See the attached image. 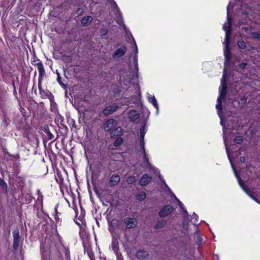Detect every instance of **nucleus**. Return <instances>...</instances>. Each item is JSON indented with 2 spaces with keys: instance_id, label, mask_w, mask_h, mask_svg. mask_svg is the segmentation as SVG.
Wrapping results in <instances>:
<instances>
[{
  "instance_id": "c85d7f7f",
  "label": "nucleus",
  "mask_w": 260,
  "mask_h": 260,
  "mask_svg": "<svg viewBox=\"0 0 260 260\" xmlns=\"http://www.w3.org/2000/svg\"><path fill=\"white\" fill-rule=\"evenodd\" d=\"M252 36L256 39H259L260 38V34L258 32H253L252 33Z\"/></svg>"
},
{
  "instance_id": "72a5a7b5",
  "label": "nucleus",
  "mask_w": 260,
  "mask_h": 260,
  "mask_svg": "<svg viewBox=\"0 0 260 260\" xmlns=\"http://www.w3.org/2000/svg\"><path fill=\"white\" fill-rule=\"evenodd\" d=\"M240 160L241 162L243 163L245 162V157L243 156H241L240 157Z\"/></svg>"
},
{
  "instance_id": "a211bd4d",
  "label": "nucleus",
  "mask_w": 260,
  "mask_h": 260,
  "mask_svg": "<svg viewBox=\"0 0 260 260\" xmlns=\"http://www.w3.org/2000/svg\"><path fill=\"white\" fill-rule=\"evenodd\" d=\"M36 66L37 67L38 70L39 72L40 76L42 78L45 73L43 65L42 63L40 62L36 63Z\"/></svg>"
},
{
  "instance_id": "58836bf2",
  "label": "nucleus",
  "mask_w": 260,
  "mask_h": 260,
  "mask_svg": "<svg viewBox=\"0 0 260 260\" xmlns=\"http://www.w3.org/2000/svg\"><path fill=\"white\" fill-rule=\"evenodd\" d=\"M60 79V77L59 76V74H58V78H57V80L58 81H59Z\"/></svg>"
},
{
  "instance_id": "4468645a",
  "label": "nucleus",
  "mask_w": 260,
  "mask_h": 260,
  "mask_svg": "<svg viewBox=\"0 0 260 260\" xmlns=\"http://www.w3.org/2000/svg\"><path fill=\"white\" fill-rule=\"evenodd\" d=\"M147 252L144 250H140L138 251L136 254V257L140 260L145 259L147 257Z\"/></svg>"
},
{
  "instance_id": "b1692460",
  "label": "nucleus",
  "mask_w": 260,
  "mask_h": 260,
  "mask_svg": "<svg viewBox=\"0 0 260 260\" xmlns=\"http://www.w3.org/2000/svg\"><path fill=\"white\" fill-rule=\"evenodd\" d=\"M234 142L237 144H241L243 142V137L241 136L236 137L234 139Z\"/></svg>"
},
{
  "instance_id": "79ce46f5",
  "label": "nucleus",
  "mask_w": 260,
  "mask_h": 260,
  "mask_svg": "<svg viewBox=\"0 0 260 260\" xmlns=\"http://www.w3.org/2000/svg\"><path fill=\"white\" fill-rule=\"evenodd\" d=\"M43 93V90L42 89V93Z\"/></svg>"
},
{
  "instance_id": "aec40b11",
  "label": "nucleus",
  "mask_w": 260,
  "mask_h": 260,
  "mask_svg": "<svg viewBox=\"0 0 260 260\" xmlns=\"http://www.w3.org/2000/svg\"><path fill=\"white\" fill-rule=\"evenodd\" d=\"M0 186L2 187L3 189L5 192H7L8 191V185L4 179L0 178Z\"/></svg>"
},
{
  "instance_id": "1a4fd4ad",
  "label": "nucleus",
  "mask_w": 260,
  "mask_h": 260,
  "mask_svg": "<svg viewBox=\"0 0 260 260\" xmlns=\"http://www.w3.org/2000/svg\"><path fill=\"white\" fill-rule=\"evenodd\" d=\"M152 180V177L148 174H145L142 176L139 180V184L141 186H145L147 185Z\"/></svg>"
},
{
  "instance_id": "4c0bfd02",
  "label": "nucleus",
  "mask_w": 260,
  "mask_h": 260,
  "mask_svg": "<svg viewBox=\"0 0 260 260\" xmlns=\"http://www.w3.org/2000/svg\"><path fill=\"white\" fill-rule=\"evenodd\" d=\"M179 205H180V207H181V208H182V206H183L182 203L181 202H179Z\"/></svg>"
},
{
  "instance_id": "6e6552de",
  "label": "nucleus",
  "mask_w": 260,
  "mask_h": 260,
  "mask_svg": "<svg viewBox=\"0 0 260 260\" xmlns=\"http://www.w3.org/2000/svg\"><path fill=\"white\" fill-rule=\"evenodd\" d=\"M118 106L116 105H112L106 107L103 110V114L105 116L109 115L116 111L118 109Z\"/></svg>"
},
{
  "instance_id": "39448f33",
  "label": "nucleus",
  "mask_w": 260,
  "mask_h": 260,
  "mask_svg": "<svg viewBox=\"0 0 260 260\" xmlns=\"http://www.w3.org/2000/svg\"><path fill=\"white\" fill-rule=\"evenodd\" d=\"M117 122L113 119H109L107 120L103 124V128L106 132L112 130L116 126Z\"/></svg>"
},
{
  "instance_id": "c9c22d12",
  "label": "nucleus",
  "mask_w": 260,
  "mask_h": 260,
  "mask_svg": "<svg viewBox=\"0 0 260 260\" xmlns=\"http://www.w3.org/2000/svg\"><path fill=\"white\" fill-rule=\"evenodd\" d=\"M69 253H70V252H69L68 250H67V251H66V256H67L68 258H69V257H70Z\"/></svg>"
},
{
  "instance_id": "412c9836",
  "label": "nucleus",
  "mask_w": 260,
  "mask_h": 260,
  "mask_svg": "<svg viewBox=\"0 0 260 260\" xmlns=\"http://www.w3.org/2000/svg\"><path fill=\"white\" fill-rule=\"evenodd\" d=\"M149 101L153 104V105L156 108H158V105L157 104V101L155 98V97L153 95H150L148 98Z\"/></svg>"
},
{
  "instance_id": "473e14b6",
  "label": "nucleus",
  "mask_w": 260,
  "mask_h": 260,
  "mask_svg": "<svg viewBox=\"0 0 260 260\" xmlns=\"http://www.w3.org/2000/svg\"><path fill=\"white\" fill-rule=\"evenodd\" d=\"M247 63H241L240 65H239V67L240 69H244L245 67V66H246Z\"/></svg>"
},
{
  "instance_id": "9b49d317",
  "label": "nucleus",
  "mask_w": 260,
  "mask_h": 260,
  "mask_svg": "<svg viewBox=\"0 0 260 260\" xmlns=\"http://www.w3.org/2000/svg\"><path fill=\"white\" fill-rule=\"evenodd\" d=\"M140 117V114L136 110H132L128 113V118L131 121H135L138 119Z\"/></svg>"
},
{
  "instance_id": "ea45409f",
  "label": "nucleus",
  "mask_w": 260,
  "mask_h": 260,
  "mask_svg": "<svg viewBox=\"0 0 260 260\" xmlns=\"http://www.w3.org/2000/svg\"><path fill=\"white\" fill-rule=\"evenodd\" d=\"M224 143H225V145H226V143L225 140V139H224Z\"/></svg>"
},
{
  "instance_id": "f257e3e1",
  "label": "nucleus",
  "mask_w": 260,
  "mask_h": 260,
  "mask_svg": "<svg viewBox=\"0 0 260 260\" xmlns=\"http://www.w3.org/2000/svg\"><path fill=\"white\" fill-rule=\"evenodd\" d=\"M226 83L225 81V74L222 76L221 80V85L219 87L220 95L217 99V104L216 105V108L218 110V112L221 111L222 107V100L225 97L226 94Z\"/></svg>"
},
{
  "instance_id": "2f4dec72",
  "label": "nucleus",
  "mask_w": 260,
  "mask_h": 260,
  "mask_svg": "<svg viewBox=\"0 0 260 260\" xmlns=\"http://www.w3.org/2000/svg\"><path fill=\"white\" fill-rule=\"evenodd\" d=\"M41 79H39V82L38 87H39V90H40V94H42V87H41Z\"/></svg>"
},
{
  "instance_id": "ddd939ff",
  "label": "nucleus",
  "mask_w": 260,
  "mask_h": 260,
  "mask_svg": "<svg viewBox=\"0 0 260 260\" xmlns=\"http://www.w3.org/2000/svg\"><path fill=\"white\" fill-rule=\"evenodd\" d=\"M140 147L141 148H142L143 150V153L144 154V158L147 164V167H149L150 164L149 162L148 158L147 157V156L146 153L145 149V143H144V140L140 139Z\"/></svg>"
},
{
  "instance_id": "e433bc0d",
  "label": "nucleus",
  "mask_w": 260,
  "mask_h": 260,
  "mask_svg": "<svg viewBox=\"0 0 260 260\" xmlns=\"http://www.w3.org/2000/svg\"><path fill=\"white\" fill-rule=\"evenodd\" d=\"M251 197L257 203L260 204V201H258L257 199H255L254 197H253L252 196H251Z\"/></svg>"
},
{
  "instance_id": "a878e982",
  "label": "nucleus",
  "mask_w": 260,
  "mask_h": 260,
  "mask_svg": "<svg viewBox=\"0 0 260 260\" xmlns=\"http://www.w3.org/2000/svg\"><path fill=\"white\" fill-rule=\"evenodd\" d=\"M135 181V177L134 176H129L126 180L128 184H132Z\"/></svg>"
},
{
  "instance_id": "f03ea898",
  "label": "nucleus",
  "mask_w": 260,
  "mask_h": 260,
  "mask_svg": "<svg viewBox=\"0 0 260 260\" xmlns=\"http://www.w3.org/2000/svg\"><path fill=\"white\" fill-rule=\"evenodd\" d=\"M228 14V22L225 23L223 26V29L226 32L225 42L226 43V48H228V46L229 45L230 43V38H231V24L230 22V18L229 17V11L227 12Z\"/></svg>"
},
{
  "instance_id": "0eeeda50",
  "label": "nucleus",
  "mask_w": 260,
  "mask_h": 260,
  "mask_svg": "<svg viewBox=\"0 0 260 260\" xmlns=\"http://www.w3.org/2000/svg\"><path fill=\"white\" fill-rule=\"evenodd\" d=\"M224 56H225V61H224V71L223 76L225 74V78H226V71L227 70V68L229 65L230 60L231 58L230 53L229 49V45L228 46V48H226V45L225 46V51H224ZM226 79H225V80Z\"/></svg>"
},
{
  "instance_id": "2eb2a0df",
  "label": "nucleus",
  "mask_w": 260,
  "mask_h": 260,
  "mask_svg": "<svg viewBox=\"0 0 260 260\" xmlns=\"http://www.w3.org/2000/svg\"><path fill=\"white\" fill-rule=\"evenodd\" d=\"M122 128L120 127H117L111 132L110 135L112 137H114L115 136H120L122 135Z\"/></svg>"
},
{
  "instance_id": "393cba45",
  "label": "nucleus",
  "mask_w": 260,
  "mask_h": 260,
  "mask_svg": "<svg viewBox=\"0 0 260 260\" xmlns=\"http://www.w3.org/2000/svg\"><path fill=\"white\" fill-rule=\"evenodd\" d=\"M238 47L240 49H245L246 47V43L243 41H240L238 42Z\"/></svg>"
},
{
  "instance_id": "c756f323",
  "label": "nucleus",
  "mask_w": 260,
  "mask_h": 260,
  "mask_svg": "<svg viewBox=\"0 0 260 260\" xmlns=\"http://www.w3.org/2000/svg\"><path fill=\"white\" fill-rule=\"evenodd\" d=\"M236 176H237V178H238V182H239V183L240 185V186H241L243 188V189H244L246 192H247V191H246L245 188L243 186V185H242V180H241V178H239V177L237 175H236Z\"/></svg>"
},
{
  "instance_id": "4be33fe9",
  "label": "nucleus",
  "mask_w": 260,
  "mask_h": 260,
  "mask_svg": "<svg viewBox=\"0 0 260 260\" xmlns=\"http://www.w3.org/2000/svg\"><path fill=\"white\" fill-rule=\"evenodd\" d=\"M137 199L140 201H143L146 198V194L144 192H141L136 196Z\"/></svg>"
},
{
  "instance_id": "f3484780",
  "label": "nucleus",
  "mask_w": 260,
  "mask_h": 260,
  "mask_svg": "<svg viewBox=\"0 0 260 260\" xmlns=\"http://www.w3.org/2000/svg\"><path fill=\"white\" fill-rule=\"evenodd\" d=\"M36 66L37 67L38 70L39 72L40 76L42 78L45 73L43 65L42 63L40 62L36 63Z\"/></svg>"
},
{
  "instance_id": "9d476101",
  "label": "nucleus",
  "mask_w": 260,
  "mask_h": 260,
  "mask_svg": "<svg viewBox=\"0 0 260 260\" xmlns=\"http://www.w3.org/2000/svg\"><path fill=\"white\" fill-rule=\"evenodd\" d=\"M126 51V48L125 46H122L120 48L117 49L114 52L113 57L119 58L122 56Z\"/></svg>"
},
{
  "instance_id": "7c9ffc66",
  "label": "nucleus",
  "mask_w": 260,
  "mask_h": 260,
  "mask_svg": "<svg viewBox=\"0 0 260 260\" xmlns=\"http://www.w3.org/2000/svg\"><path fill=\"white\" fill-rule=\"evenodd\" d=\"M83 12H84V10L82 8H78L76 11V13L78 15H81L83 13Z\"/></svg>"
},
{
  "instance_id": "bb28decb",
  "label": "nucleus",
  "mask_w": 260,
  "mask_h": 260,
  "mask_svg": "<svg viewBox=\"0 0 260 260\" xmlns=\"http://www.w3.org/2000/svg\"><path fill=\"white\" fill-rule=\"evenodd\" d=\"M45 131L48 135V138L49 140H52L53 139L54 136L53 134L49 131V128L47 127V128L45 129Z\"/></svg>"
},
{
  "instance_id": "dca6fc26",
  "label": "nucleus",
  "mask_w": 260,
  "mask_h": 260,
  "mask_svg": "<svg viewBox=\"0 0 260 260\" xmlns=\"http://www.w3.org/2000/svg\"><path fill=\"white\" fill-rule=\"evenodd\" d=\"M92 21V17L90 16L84 17L81 20V24L83 26L88 25Z\"/></svg>"
},
{
  "instance_id": "a19ab883",
  "label": "nucleus",
  "mask_w": 260,
  "mask_h": 260,
  "mask_svg": "<svg viewBox=\"0 0 260 260\" xmlns=\"http://www.w3.org/2000/svg\"><path fill=\"white\" fill-rule=\"evenodd\" d=\"M57 209L55 208V212L57 213Z\"/></svg>"
},
{
  "instance_id": "20e7f679",
  "label": "nucleus",
  "mask_w": 260,
  "mask_h": 260,
  "mask_svg": "<svg viewBox=\"0 0 260 260\" xmlns=\"http://www.w3.org/2000/svg\"><path fill=\"white\" fill-rule=\"evenodd\" d=\"M13 248L15 250L17 249L18 246L20 245L21 238L19 235V230L18 229H15L13 232Z\"/></svg>"
},
{
  "instance_id": "423d86ee",
  "label": "nucleus",
  "mask_w": 260,
  "mask_h": 260,
  "mask_svg": "<svg viewBox=\"0 0 260 260\" xmlns=\"http://www.w3.org/2000/svg\"><path fill=\"white\" fill-rule=\"evenodd\" d=\"M173 210V207L171 205H166L160 210L158 213V215L160 217H164L170 215Z\"/></svg>"
},
{
  "instance_id": "5701e85b",
  "label": "nucleus",
  "mask_w": 260,
  "mask_h": 260,
  "mask_svg": "<svg viewBox=\"0 0 260 260\" xmlns=\"http://www.w3.org/2000/svg\"><path fill=\"white\" fill-rule=\"evenodd\" d=\"M123 142V139L121 137H118L114 142V146L117 147L119 146Z\"/></svg>"
},
{
  "instance_id": "f704fd0d",
  "label": "nucleus",
  "mask_w": 260,
  "mask_h": 260,
  "mask_svg": "<svg viewBox=\"0 0 260 260\" xmlns=\"http://www.w3.org/2000/svg\"><path fill=\"white\" fill-rule=\"evenodd\" d=\"M241 101L242 103H245L246 102V99L245 98H241Z\"/></svg>"
},
{
  "instance_id": "f8f14e48",
  "label": "nucleus",
  "mask_w": 260,
  "mask_h": 260,
  "mask_svg": "<svg viewBox=\"0 0 260 260\" xmlns=\"http://www.w3.org/2000/svg\"><path fill=\"white\" fill-rule=\"evenodd\" d=\"M120 178L118 175H113L109 179V185L110 186H113L117 185L120 181Z\"/></svg>"
},
{
  "instance_id": "cd10ccee",
  "label": "nucleus",
  "mask_w": 260,
  "mask_h": 260,
  "mask_svg": "<svg viewBox=\"0 0 260 260\" xmlns=\"http://www.w3.org/2000/svg\"><path fill=\"white\" fill-rule=\"evenodd\" d=\"M146 133L144 127L140 129V139L144 140V137Z\"/></svg>"
},
{
  "instance_id": "7ed1b4c3",
  "label": "nucleus",
  "mask_w": 260,
  "mask_h": 260,
  "mask_svg": "<svg viewBox=\"0 0 260 260\" xmlns=\"http://www.w3.org/2000/svg\"><path fill=\"white\" fill-rule=\"evenodd\" d=\"M123 222L126 229H134L138 224L137 219L134 217H126L123 220Z\"/></svg>"
},
{
  "instance_id": "6ab92c4d",
  "label": "nucleus",
  "mask_w": 260,
  "mask_h": 260,
  "mask_svg": "<svg viewBox=\"0 0 260 260\" xmlns=\"http://www.w3.org/2000/svg\"><path fill=\"white\" fill-rule=\"evenodd\" d=\"M167 224V221L165 220L162 219L157 222L155 226L156 229H160L164 228Z\"/></svg>"
}]
</instances>
